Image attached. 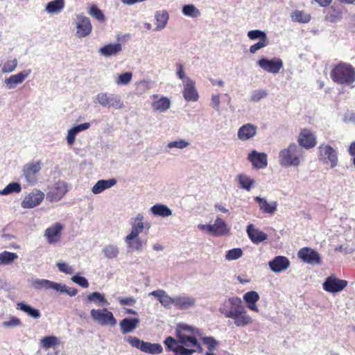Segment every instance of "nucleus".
Listing matches in <instances>:
<instances>
[{
	"label": "nucleus",
	"instance_id": "f257e3e1",
	"mask_svg": "<svg viewBox=\"0 0 355 355\" xmlns=\"http://www.w3.org/2000/svg\"><path fill=\"white\" fill-rule=\"evenodd\" d=\"M279 164L284 167L298 166L304 160V152L297 144L293 143L279 153Z\"/></svg>",
	"mask_w": 355,
	"mask_h": 355
},
{
	"label": "nucleus",
	"instance_id": "f03ea898",
	"mask_svg": "<svg viewBox=\"0 0 355 355\" xmlns=\"http://www.w3.org/2000/svg\"><path fill=\"white\" fill-rule=\"evenodd\" d=\"M332 80L339 85H350L355 82V69L351 64L340 62L330 72Z\"/></svg>",
	"mask_w": 355,
	"mask_h": 355
},
{
	"label": "nucleus",
	"instance_id": "7ed1b4c3",
	"mask_svg": "<svg viewBox=\"0 0 355 355\" xmlns=\"http://www.w3.org/2000/svg\"><path fill=\"white\" fill-rule=\"evenodd\" d=\"M94 103L103 107L121 110L124 107L123 101L120 95L108 92L98 93L94 99Z\"/></svg>",
	"mask_w": 355,
	"mask_h": 355
},
{
	"label": "nucleus",
	"instance_id": "20e7f679",
	"mask_svg": "<svg viewBox=\"0 0 355 355\" xmlns=\"http://www.w3.org/2000/svg\"><path fill=\"white\" fill-rule=\"evenodd\" d=\"M127 341L132 347L139 349L147 354H159L163 352V347L159 343L145 342L135 336L128 337Z\"/></svg>",
	"mask_w": 355,
	"mask_h": 355
},
{
	"label": "nucleus",
	"instance_id": "39448f33",
	"mask_svg": "<svg viewBox=\"0 0 355 355\" xmlns=\"http://www.w3.org/2000/svg\"><path fill=\"white\" fill-rule=\"evenodd\" d=\"M318 159L324 164H330L331 168L338 165V159L336 150L329 144H322L318 148Z\"/></svg>",
	"mask_w": 355,
	"mask_h": 355
},
{
	"label": "nucleus",
	"instance_id": "423d86ee",
	"mask_svg": "<svg viewBox=\"0 0 355 355\" xmlns=\"http://www.w3.org/2000/svg\"><path fill=\"white\" fill-rule=\"evenodd\" d=\"M90 315L92 318L101 326L113 327L116 324V320L113 313L106 308L92 309Z\"/></svg>",
	"mask_w": 355,
	"mask_h": 355
},
{
	"label": "nucleus",
	"instance_id": "0eeeda50",
	"mask_svg": "<svg viewBox=\"0 0 355 355\" xmlns=\"http://www.w3.org/2000/svg\"><path fill=\"white\" fill-rule=\"evenodd\" d=\"M197 337H198V335L177 332V338H178L180 345L186 348L195 349L196 352L202 353L203 348L198 341Z\"/></svg>",
	"mask_w": 355,
	"mask_h": 355
},
{
	"label": "nucleus",
	"instance_id": "6e6552de",
	"mask_svg": "<svg viewBox=\"0 0 355 355\" xmlns=\"http://www.w3.org/2000/svg\"><path fill=\"white\" fill-rule=\"evenodd\" d=\"M243 306L241 298L238 297H232L224 300L219 308V311L225 315V318L230 317Z\"/></svg>",
	"mask_w": 355,
	"mask_h": 355
},
{
	"label": "nucleus",
	"instance_id": "1a4fd4ad",
	"mask_svg": "<svg viewBox=\"0 0 355 355\" xmlns=\"http://www.w3.org/2000/svg\"><path fill=\"white\" fill-rule=\"evenodd\" d=\"M42 168L41 161L32 162L25 164L22 168V175L25 180L31 184L37 182V175Z\"/></svg>",
	"mask_w": 355,
	"mask_h": 355
},
{
	"label": "nucleus",
	"instance_id": "9d476101",
	"mask_svg": "<svg viewBox=\"0 0 355 355\" xmlns=\"http://www.w3.org/2000/svg\"><path fill=\"white\" fill-rule=\"evenodd\" d=\"M75 24L76 27V35L78 38L87 37L92 33V25L90 19L83 14L76 15Z\"/></svg>",
	"mask_w": 355,
	"mask_h": 355
},
{
	"label": "nucleus",
	"instance_id": "9b49d317",
	"mask_svg": "<svg viewBox=\"0 0 355 355\" xmlns=\"http://www.w3.org/2000/svg\"><path fill=\"white\" fill-rule=\"evenodd\" d=\"M64 225L58 222L46 228L44 236L46 238L47 243L50 245L59 243L61 240Z\"/></svg>",
	"mask_w": 355,
	"mask_h": 355
},
{
	"label": "nucleus",
	"instance_id": "f8f14e48",
	"mask_svg": "<svg viewBox=\"0 0 355 355\" xmlns=\"http://www.w3.org/2000/svg\"><path fill=\"white\" fill-rule=\"evenodd\" d=\"M144 216L143 214L139 213L135 217L131 218L130 224L131 226L130 232L125 237V241L132 240L133 238L137 237L145 228Z\"/></svg>",
	"mask_w": 355,
	"mask_h": 355
},
{
	"label": "nucleus",
	"instance_id": "ddd939ff",
	"mask_svg": "<svg viewBox=\"0 0 355 355\" xmlns=\"http://www.w3.org/2000/svg\"><path fill=\"white\" fill-rule=\"evenodd\" d=\"M67 192V184L61 180L56 182L50 189L46 194V198L51 202H58Z\"/></svg>",
	"mask_w": 355,
	"mask_h": 355
},
{
	"label": "nucleus",
	"instance_id": "4468645a",
	"mask_svg": "<svg viewBox=\"0 0 355 355\" xmlns=\"http://www.w3.org/2000/svg\"><path fill=\"white\" fill-rule=\"evenodd\" d=\"M257 64L265 71L271 73H277L283 67V61L279 58L268 60L261 58L257 61Z\"/></svg>",
	"mask_w": 355,
	"mask_h": 355
},
{
	"label": "nucleus",
	"instance_id": "2eb2a0df",
	"mask_svg": "<svg viewBox=\"0 0 355 355\" xmlns=\"http://www.w3.org/2000/svg\"><path fill=\"white\" fill-rule=\"evenodd\" d=\"M31 73V69H26L5 78L3 83L7 89H14L21 85Z\"/></svg>",
	"mask_w": 355,
	"mask_h": 355
},
{
	"label": "nucleus",
	"instance_id": "dca6fc26",
	"mask_svg": "<svg viewBox=\"0 0 355 355\" xmlns=\"http://www.w3.org/2000/svg\"><path fill=\"white\" fill-rule=\"evenodd\" d=\"M348 284L347 281L340 279L334 276L326 278L322 284L323 289L329 293H338L343 291Z\"/></svg>",
	"mask_w": 355,
	"mask_h": 355
},
{
	"label": "nucleus",
	"instance_id": "f3484780",
	"mask_svg": "<svg viewBox=\"0 0 355 355\" xmlns=\"http://www.w3.org/2000/svg\"><path fill=\"white\" fill-rule=\"evenodd\" d=\"M297 141L301 147L310 149L315 146L317 144L316 135L309 129H302L299 135Z\"/></svg>",
	"mask_w": 355,
	"mask_h": 355
},
{
	"label": "nucleus",
	"instance_id": "a211bd4d",
	"mask_svg": "<svg viewBox=\"0 0 355 355\" xmlns=\"http://www.w3.org/2000/svg\"><path fill=\"white\" fill-rule=\"evenodd\" d=\"M44 198V193L40 190L35 189L25 196L21 205L24 209H31L39 205Z\"/></svg>",
	"mask_w": 355,
	"mask_h": 355
},
{
	"label": "nucleus",
	"instance_id": "6ab92c4d",
	"mask_svg": "<svg viewBox=\"0 0 355 355\" xmlns=\"http://www.w3.org/2000/svg\"><path fill=\"white\" fill-rule=\"evenodd\" d=\"M196 305V298L187 294H180L175 296L174 306L178 310H188Z\"/></svg>",
	"mask_w": 355,
	"mask_h": 355
},
{
	"label": "nucleus",
	"instance_id": "aec40b11",
	"mask_svg": "<svg viewBox=\"0 0 355 355\" xmlns=\"http://www.w3.org/2000/svg\"><path fill=\"white\" fill-rule=\"evenodd\" d=\"M150 98L152 100L151 107L154 111L164 113L171 107V100L166 96L153 94Z\"/></svg>",
	"mask_w": 355,
	"mask_h": 355
},
{
	"label": "nucleus",
	"instance_id": "412c9836",
	"mask_svg": "<svg viewBox=\"0 0 355 355\" xmlns=\"http://www.w3.org/2000/svg\"><path fill=\"white\" fill-rule=\"evenodd\" d=\"M248 159L256 169L265 168L268 165L267 155L265 153L257 152L256 150H253L248 154Z\"/></svg>",
	"mask_w": 355,
	"mask_h": 355
},
{
	"label": "nucleus",
	"instance_id": "4be33fe9",
	"mask_svg": "<svg viewBox=\"0 0 355 355\" xmlns=\"http://www.w3.org/2000/svg\"><path fill=\"white\" fill-rule=\"evenodd\" d=\"M182 94L184 99L187 101L195 102L198 100L199 96L195 87V82L190 78L184 80Z\"/></svg>",
	"mask_w": 355,
	"mask_h": 355
},
{
	"label": "nucleus",
	"instance_id": "5701e85b",
	"mask_svg": "<svg viewBox=\"0 0 355 355\" xmlns=\"http://www.w3.org/2000/svg\"><path fill=\"white\" fill-rule=\"evenodd\" d=\"M230 318L233 319L234 324L238 327H245L252 322L243 305L235 311Z\"/></svg>",
	"mask_w": 355,
	"mask_h": 355
},
{
	"label": "nucleus",
	"instance_id": "b1692460",
	"mask_svg": "<svg viewBox=\"0 0 355 355\" xmlns=\"http://www.w3.org/2000/svg\"><path fill=\"white\" fill-rule=\"evenodd\" d=\"M298 257L304 262L311 264H318L320 263L319 254L310 248H303L297 253Z\"/></svg>",
	"mask_w": 355,
	"mask_h": 355
},
{
	"label": "nucleus",
	"instance_id": "393cba45",
	"mask_svg": "<svg viewBox=\"0 0 355 355\" xmlns=\"http://www.w3.org/2000/svg\"><path fill=\"white\" fill-rule=\"evenodd\" d=\"M149 295L156 297L162 306L167 309H171L172 305L175 304V296H170L164 290H155L150 292Z\"/></svg>",
	"mask_w": 355,
	"mask_h": 355
},
{
	"label": "nucleus",
	"instance_id": "a878e982",
	"mask_svg": "<svg viewBox=\"0 0 355 355\" xmlns=\"http://www.w3.org/2000/svg\"><path fill=\"white\" fill-rule=\"evenodd\" d=\"M268 266L272 271L279 272L289 267L290 261L286 257L277 256L268 262Z\"/></svg>",
	"mask_w": 355,
	"mask_h": 355
},
{
	"label": "nucleus",
	"instance_id": "bb28decb",
	"mask_svg": "<svg viewBox=\"0 0 355 355\" xmlns=\"http://www.w3.org/2000/svg\"><path fill=\"white\" fill-rule=\"evenodd\" d=\"M257 131V127L252 123H246L239 128L237 137L241 141H247L254 137Z\"/></svg>",
	"mask_w": 355,
	"mask_h": 355
},
{
	"label": "nucleus",
	"instance_id": "cd10ccee",
	"mask_svg": "<svg viewBox=\"0 0 355 355\" xmlns=\"http://www.w3.org/2000/svg\"><path fill=\"white\" fill-rule=\"evenodd\" d=\"M246 232L253 243H260L268 239V235L252 224L247 226Z\"/></svg>",
	"mask_w": 355,
	"mask_h": 355
},
{
	"label": "nucleus",
	"instance_id": "c85d7f7f",
	"mask_svg": "<svg viewBox=\"0 0 355 355\" xmlns=\"http://www.w3.org/2000/svg\"><path fill=\"white\" fill-rule=\"evenodd\" d=\"M155 28V31H160L164 29L169 19V15L166 10H157L154 15Z\"/></svg>",
	"mask_w": 355,
	"mask_h": 355
},
{
	"label": "nucleus",
	"instance_id": "c756f323",
	"mask_svg": "<svg viewBox=\"0 0 355 355\" xmlns=\"http://www.w3.org/2000/svg\"><path fill=\"white\" fill-rule=\"evenodd\" d=\"M90 127L89 123H84L73 126L68 130L67 135L66 137L67 144L71 146L74 144L76 136L80 132L89 129Z\"/></svg>",
	"mask_w": 355,
	"mask_h": 355
},
{
	"label": "nucleus",
	"instance_id": "7c9ffc66",
	"mask_svg": "<svg viewBox=\"0 0 355 355\" xmlns=\"http://www.w3.org/2000/svg\"><path fill=\"white\" fill-rule=\"evenodd\" d=\"M90 127L89 123H84L73 126L68 130L67 135L66 137L67 144L71 146L74 144L76 136L80 132L89 129Z\"/></svg>",
	"mask_w": 355,
	"mask_h": 355
},
{
	"label": "nucleus",
	"instance_id": "2f4dec72",
	"mask_svg": "<svg viewBox=\"0 0 355 355\" xmlns=\"http://www.w3.org/2000/svg\"><path fill=\"white\" fill-rule=\"evenodd\" d=\"M90 127L89 123H84L73 126L68 130L67 135L66 137L67 144L71 146L74 144L76 136L80 132L89 129Z\"/></svg>",
	"mask_w": 355,
	"mask_h": 355
},
{
	"label": "nucleus",
	"instance_id": "473e14b6",
	"mask_svg": "<svg viewBox=\"0 0 355 355\" xmlns=\"http://www.w3.org/2000/svg\"><path fill=\"white\" fill-rule=\"evenodd\" d=\"M90 127L89 123H84L73 126L68 130L67 135L66 137L67 144L71 146L74 144L76 136L80 132L89 129Z\"/></svg>",
	"mask_w": 355,
	"mask_h": 355
},
{
	"label": "nucleus",
	"instance_id": "72a5a7b5",
	"mask_svg": "<svg viewBox=\"0 0 355 355\" xmlns=\"http://www.w3.org/2000/svg\"><path fill=\"white\" fill-rule=\"evenodd\" d=\"M230 228L227 223L220 217H216L212 225V234L216 236H221L228 234Z\"/></svg>",
	"mask_w": 355,
	"mask_h": 355
},
{
	"label": "nucleus",
	"instance_id": "f704fd0d",
	"mask_svg": "<svg viewBox=\"0 0 355 355\" xmlns=\"http://www.w3.org/2000/svg\"><path fill=\"white\" fill-rule=\"evenodd\" d=\"M139 319L138 318H125L119 322L121 331L123 334L132 332L139 325Z\"/></svg>",
	"mask_w": 355,
	"mask_h": 355
},
{
	"label": "nucleus",
	"instance_id": "c9c22d12",
	"mask_svg": "<svg viewBox=\"0 0 355 355\" xmlns=\"http://www.w3.org/2000/svg\"><path fill=\"white\" fill-rule=\"evenodd\" d=\"M254 200L259 204L260 210L263 213L273 214L277 210V203L275 201L268 203L266 199L260 196L255 197Z\"/></svg>",
	"mask_w": 355,
	"mask_h": 355
},
{
	"label": "nucleus",
	"instance_id": "e433bc0d",
	"mask_svg": "<svg viewBox=\"0 0 355 355\" xmlns=\"http://www.w3.org/2000/svg\"><path fill=\"white\" fill-rule=\"evenodd\" d=\"M116 184V180L114 178L98 180L92 188V192L94 194H100L105 190L112 187Z\"/></svg>",
	"mask_w": 355,
	"mask_h": 355
},
{
	"label": "nucleus",
	"instance_id": "4c0bfd02",
	"mask_svg": "<svg viewBox=\"0 0 355 355\" xmlns=\"http://www.w3.org/2000/svg\"><path fill=\"white\" fill-rule=\"evenodd\" d=\"M236 180L238 182L240 188L248 191H250L256 184L254 179L250 178L245 173H240L236 176Z\"/></svg>",
	"mask_w": 355,
	"mask_h": 355
},
{
	"label": "nucleus",
	"instance_id": "58836bf2",
	"mask_svg": "<svg viewBox=\"0 0 355 355\" xmlns=\"http://www.w3.org/2000/svg\"><path fill=\"white\" fill-rule=\"evenodd\" d=\"M259 299V295L256 291H250L243 295V300L247 303L248 307L254 311L258 312L259 309L256 305Z\"/></svg>",
	"mask_w": 355,
	"mask_h": 355
},
{
	"label": "nucleus",
	"instance_id": "ea45409f",
	"mask_svg": "<svg viewBox=\"0 0 355 355\" xmlns=\"http://www.w3.org/2000/svg\"><path fill=\"white\" fill-rule=\"evenodd\" d=\"M121 44L120 43L109 44L101 47L98 52L104 56L109 57L115 55L121 51Z\"/></svg>",
	"mask_w": 355,
	"mask_h": 355
},
{
	"label": "nucleus",
	"instance_id": "a19ab883",
	"mask_svg": "<svg viewBox=\"0 0 355 355\" xmlns=\"http://www.w3.org/2000/svg\"><path fill=\"white\" fill-rule=\"evenodd\" d=\"M64 6L65 0H53L46 4L45 11L48 14H58L63 10Z\"/></svg>",
	"mask_w": 355,
	"mask_h": 355
},
{
	"label": "nucleus",
	"instance_id": "79ce46f5",
	"mask_svg": "<svg viewBox=\"0 0 355 355\" xmlns=\"http://www.w3.org/2000/svg\"><path fill=\"white\" fill-rule=\"evenodd\" d=\"M17 309L26 313L33 319H38L41 316L40 311L38 309L33 308L24 302L17 303Z\"/></svg>",
	"mask_w": 355,
	"mask_h": 355
},
{
	"label": "nucleus",
	"instance_id": "37998d69",
	"mask_svg": "<svg viewBox=\"0 0 355 355\" xmlns=\"http://www.w3.org/2000/svg\"><path fill=\"white\" fill-rule=\"evenodd\" d=\"M150 211L154 216L168 217L172 214V211L165 205L156 204L151 207Z\"/></svg>",
	"mask_w": 355,
	"mask_h": 355
},
{
	"label": "nucleus",
	"instance_id": "c03bdc74",
	"mask_svg": "<svg viewBox=\"0 0 355 355\" xmlns=\"http://www.w3.org/2000/svg\"><path fill=\"white\" fill-rule=\"evenodd\" d=\"M87 301L89 302H94L98 306H108L110 304L105 297L103 293L99 292H94L87 296Z\"/></svg>",
	"mask_w": 355,
	"mask_h": 355
},
{
	"label": "nucleus",
	"instance_id": "a18cd8bd",
	"mask_svg": "<svg viewBox=\"0 0 355 355\" xmlns=\"http://www.w3.org/2000/svg\"><path fill=\"white\" fill-rule=\"evenodd\" d=\"M127 243L128 248L137 252H141L143 250L144 246L146 245L147 241L140 238L139 236L136 238H133L132 240L125 241Z\"/></svg>",
	"mask_w": 355,
	"mask_h": 355
},
{
	"label": "nucleus",
	"instance_id": "49530a36",
	"mask_svg": "<svg viewBox=\"0 0 355 355\" xmlns=\"http://www.w3.org/2000/svg\"><path fill=\"white\" fill-rule=\"evenodd\" d=\"M102 253L108 259L116 258L119 254V248L116 245L108 244L103 247Z\"/></svg>",
	"mask_w": 355,
	"mask_h": 355
},
{
	"label": "nucleus",
	"instance_id": "de8ad7c7",
	"mask_svg": "<svg viewBox=\"0 0 355 355\" xmlns=\"http://www.w3.org/2000/svg\"><path fill=\"white\" fill-rule=\"evenodd\" d=\"M18 64V60L16 58H9L2 64L1 71L3 73H10L13 72Z\"/></svg>",
	"mask_w": 355,
	"mask_h": 355
},
{
	"label": "nucleus",
	"instance_id": "09e8293b",
	"mask_svg": "<svg viewBox=\"0 0 355 355\" xmlns=\"http://www.w3.org/2000/svg\"><path fill=\"white\" fill-rule=\"evenodd\" d=\"M291 17L293 21L302 24L308 23L311 20L310 15L304 12V11L298 10L293 11L291 15Z\"/></svg>",
	"mask_w": 355,
	"mask_h": 355
},
{
	"label": "nucleus",
	"instance_id": "8fccbe9b",
	"mask_svg": "<svg viewBox=\"0 0 355 355\" xmlns=\"http://www.w3.org/2000/svg\"><path fill=\"white\" fill-rule=\"evenodd\" d=\"M187 333V334L198 335V337H202V331L198 329L186 324H180L176 329V333Z\"/></svg>",
	"mask_w": 355,
	"mask_h": 355
},
{
	"label": "nucleus",
	"instance_id": "3c124183",
	"mask_svg": "<svg viewBox=\"0 0 355 355\" xmlns=\"http://www.w3.org/2000/svg\"><path fill=\"white\" fill-rule=\"evenodd\" d=\"M182 12L184 16L192 18H197L200 16V11L193 4L183 6Z\"/></svg>",
	"mask_w": 355,
	"mask_h": 355
},
{
	"label": "nucleus",
	"instance_id": "603ef678",
	"mask_svg": "<svg viewBox=\"0 0 355 355\" xmlns=\"http://www.w3.org/2000/svg\"><path fill=\"white\" fill-rule=\"evenodd\" d=\"M52 282L44 279H35L31 281V285L36 290L51 288Z\"/></svg>",
	"mask_w": 355,
	"mask_h": 355
},
{
	"label": "nucleus",
	"instance_id": "864d4df0",
	"mask_svg": "<svg viewBox=\"0 0 355 355\" xmlns=\"http://www.w3.org/2000/svg\"><path fill=\"white\" fill-rule=\"evenodd\" d=\"M18 257L15 252L3 251L0 253V265H8L13 262Z\"/></svg>",
	"mask_w": 355,
	"mask_h": 355
},
{
	"label": "nucleus",
	"instance_id": "5fc2aeb1",
	"mask_svg": "<svg viewBox=\"0 0 355 355\" xmlns=\"http://www.w3.org/2000/svg\"><path fill=\"white\" fill-rule=\"evenodd\" d=\"M59 344L60 340L54 336H45L41 340V345L44 349H49Z\"/></svg>",
	"mask_w": 355,
	"mask_h": 355
},
{
	"label": "nucleus",
	"instance_id": "6e6d98bb",
	"mask_svg": "<svg viewBox=\"0 0 355 355\" xmlns=\"http://www.w3.org/2000/svg\"><path fill=\"white\" fill-rule=\"evenodd\" d=\"M268 95L267 90L263 89L252 90L250 93V101L253 103H257L261 99L266 98Z\"/></svg>",
	"mask_w": 355,
	"mask_h": 355
},
{
	"label": "nucleus",
	"instance_id": "4d7b16f0",
	"mask_svg": "<svg viewBox=\"0 0 355 355\" xmlns=\"http://www.w3.org/2000/svg\"><path fill=\"white\" fill-rule=\"evenodd\" d=\"M21 191V187L18 182H11L8 184L3 189L0 190V195L6 196L12 193H19Z\"/></svg>",
	"mask_w": 355,
	"mask_h": 355
},
{
	"label": "nucleus",
	"instance_id": "13d9d810",
	"mask_svg": "<svg viewBox=\"0 0 355 355\" xmlns=\"http://www.w3.org/2000/svg\"><path fill=\"white\" fill-rule=\"evenodd\" d=\"M88 13L94 18L97 19L100 22H103L105 20V17L102 10L96 6H91Z\"/></svg>",
	"mask_w": 355,
	"mask_h": 355
},
{
	"label": "nucleus",
	"instance_id": "bf43d9fd",
	"mask_svg": "<svg viewBox=\"0 0 355 355\" xmlns=\"http://www.w3.org/2000/svg\"><path fill=\"white\" fill-rule=\"evenodd\" d=\"M189 145L190 144L188 141L183 139H178L168 143L166 148L168 149L178 148L182 150L187 148Z\"/></svg>",
	"mask_w": 355,
	"mask_h": 355
},
{
	"label": "nucleus",
	"instance_id": "052dcab7",
	"mask_svg": "<svg viewBox=\"0 0 355 355\" xmlns=\"http://www.w3.org/2000/svg\"><path fill=\"white\" fill-rule=\"evenodd\" d=\"M243 255V250L241 248H233L228 250L225 254V259L227 261L236 260Z\"/></svg>",
	"mask_w": 355,
	"mask_h": 355
},
{
	"label": "nucleus",
	"instance_id": "680f3d73",
	"mask_svg": "<svg viewBox=\"0 0 355 355\" xmlns=\"http://www.w3.org/2000/svg\"><path fill=\"white\" fill-rule=\"evenodd\" d=\"M132 73L131 72H125L120 74L115 80V83L118 85H127L132 80Z\"/></svg>",
	"mask_w": 355,
	"mask_h": 355
},
{
	"label": "nucleus",
	"instance_id": "e2e57ef3",
	"mask_svg": "<svg viewBox=\"0 0 355 355\" xmlns=\"http://www.w3.org/2000/svg\"><path fill=\"white\" fill-rule=\"evenodd\" d=\"M342 18V12L340 10L333 9L326 15V19L330 22H336Z\"/></svg>",
	"mask_w": 355,
	"mask_h": 355
},
{
	"label": "nucleus",
	"instance_id": "0e129e2a",
	"mask_svg": "<svg viewBox=\"0 0 355 355\" xmlns=\"http://www.w3.org/2000/svg\"><path fill=\"white\" fill-rule=\"evenodd\" d=\"M200 338H202L203 343L207 346L210 351L214 350L218 345V343L214 337L202 336Z\"/></svg>",
	"mask_w": 355,
	"mask_h": 355
},
{
	"label": "nucleus",
	"instance_id": "69168bd1",
	"mask_svg": "<svg viewBox=\"0 0 355 355\" xmlns=\"http://www.w3.org/2000/svg\"><path fill=\"white\" fill-rule=\"evenodd\" d=\"M268 37L266 38H263V39H261L259 40V41L258 42H257L256 44L252 45L250 47V52L252 54L255 53L258 50L262 49V48H264L265 46H268Z\"/></svg>",
	"mask_w": 355,
	"mask_h": 355
},
{
	"label": "nucleus",
	"instance_id": "338daca9",
	"mask_svg": "<svg viewBox=\"0 0 355 355\" xmlns=\"http://www.w3.org/2000/svg\"><path fill=\"white\" fill-rule=\"evenodd\" d=\"M248 36L252 40H254L257 39L261 40L267 37L266 33L264 31L260 30L250 31L248 32Z\"/></svg>",
	"mask_w": 355,
	"mask_h": 355
},
{
	"label": "nucleus",
	"instance_id": "774afa93",
	"mask_svg": "<svg viewBox=\"0 0 355 355\" xmlns=\"http://www.w3.org/2000/svg\"><path fill=\"white\" fill-rule=\"evenodd\" d=\"M196 352V350L184 347L182 345H178L175 349V355H191Z\"/></svg>",
	"mask_w": 355,
	"mask_h": 355
}]
</instances>
